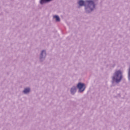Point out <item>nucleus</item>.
Instances as JSON below:
<instances>
[{
  "instance_id": "f257e3e1",
  "label": "nucleus",
  "mask_w": 130,
  "mask_h": 130,
  "mask_svg": "<svg viewBox=\"0 0 130 130\" xmlns=\"http://www.w3.org/2000/svg\"><path fill=\"white\" fill-rule=\"evenodd\" d=\"M79 7H85L86 13H91L95 10V5L93 0H79L78 2Z\"/></svg>"
},
{
  "instance_id": "f03ea898",
  "label": "nucleus",
  "mask_w": 130,
  "mask_h": 130,
  "mask_svg": "<svg viewBox=\"0 0 130 130\" xmlns=\"http://www.w3.org/2000/svg\"><path fill=\"white\" fill-rule=\"evenodd\" d=\"M112 80L115 83H120L122 79V72L120 70L116 71L112 77Z\"/></svg>"
},
{
  "instance_id": "7ed1b4c3",
  "label": "nucleus",
  "mask_w": 130,
  "mask_h": 130,
  "mask_svg": "<svg viewBox=\"0 0 130 130\" xmlns=\"http://www.w3.org/2000/svg\"><path fill=\"white\" fill-rule=\"evenodd\" d=\"M77 88L79 89V93H82L85 91L86 86L85 85V84L80 82L77 84Z\"/></svg>"
},
{
  "instance_id": "20e7f679",
  "label": "nucleus",
  "mask_w": 130,
  "mask_h": 130,
  "mask_svg": "<svg viewBox=\"0 0 130 130\" xmlns=\"http://www.w3.org/2000/svg\"><path fill=\"white\" fill-rule=\"evenodd\" d=\"M46 50H43L41 51L40 54V60L41 61H43L44 59H45L46 57Z\"/></svg>"
},
{
  "instance_id": "39448f33",
  "label": "nucleus",
  "mask_w": 130,
  "mask_h": 130,
  "mask_svg": "<svg viewBox=\"0 0 130 130\" xmlns=\"http://www.w3.org/2000/svg\"><path fill=\"white\" fill-rule=\"evenodd\" d=\"M70 93L71 95H75L77 93V86H73L70 88Z\"/></svg>"
},
{
  "instance_id": "423d86ee",
  "label": "nucleus",
  "mask_w": 130,
  "mask_h": 130,
  "mask_svg": "<svg viewBox=\"0 0 130 130\" xmlns=\"http://www.w3.org/2000/svg\"><path fill=\"white\" fill-rule=\"evenodd\" d=\"M31 91V88L30 87H26L24 89L23 91V93H24L25 95H27L30 93Z\"/></svg>"
},
{
  "instance_id": "0eeeda50",
  "label": "nucleus",
  "mask_w": 130,
  "mask_h": 130,
  "mask_svg": "<svg viewBox=\"0 0 130 130\" xmlns=\"http://www.w3.org/2000/svg\"><path fill=\"white\" fill-rule=\"evenodd\" d=\"M52 0H40L41 5H43V4H46V3H49L51 2Z\"/></svg>"
},
{
  "instance_id": "6e6552de",
  "label": "nucleus",
  "mask_w": 130,
  "mask_h": 130,
  "mask_svg": "<svg viewBox=\"0 0 130 130\" xmlns=\"http://www.w3.org/2000/svg\"><path fill=\"white\" fill-rule=\"evenodd\" d=\"M53 18L55 19L56 22H59L60 21V18L58 15H54Z\"/></svg>"
}]
</instances>
